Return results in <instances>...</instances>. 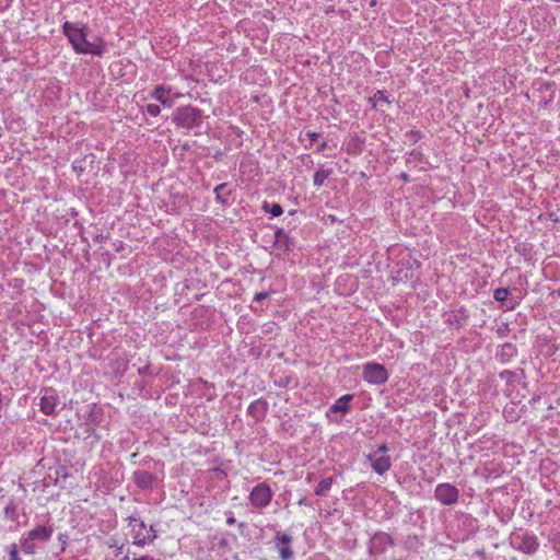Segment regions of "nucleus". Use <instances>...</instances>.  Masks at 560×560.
<instances>
[{
    "instance_id": "obj_1",
    "label": "nucleus",
    "mask_w": 560,
    "mask_h": 560,
    "mask_svg": "<svg viewBox=\"0 0 560 560\" xmlns=\"http://www.w3.org/2000/svg\"><path fill=\"white\" fill-rule=\"evenodd\" d=\"M85 30V25L82 24L79 26L78 24L70 22H65L62 26L63 34L68 37L69 42L72 44L74 50L78 54H92L101 56L103 54V46L90 43L86 39Z\"/></svg>"
},
{
    "instance_id": "obj_2",
    "label": "nucleus",
    "mask_w": 560,
    "mask_h": 560,
    "mask_svg": "<svg viewBox=\"0 0 560 560\" xmlns=\"http://www.w3.org/2000/svg\"><path fill=\"white\" fill-rule=\"evenodd\" d=\"M174 122L183 128L199 126L202 119L201 112L192 106L177 108L174 113Z\"/></svg>"
},
{
    "instance_id": "obj_3",
    "label": "nucleus",
    "mask_w": 560,
    "mask_h": 560,
    "mask_svg": "<svg viewBox=\"0 0 560 560\" xmlns=\"http://www.w3.org/2000/svg\"><path fill=\"white\" fill-rule=\"evenodd\" d=\"M248 499L252 506L262 509L270 504L272 491L267 483L261 482L253 488Z\"/></svg>"
},
{
    "instance_id": "obj_4",
    "label": "nucleus",
    "mask_w": 560,
    "mask_h": 560,
    "mask_svg": "<svg viewBox=\"0 0 560 560\" xmlns=\"http://www.w3.org/2000/svg\"><path fill=\"white\" fill-rule=\"evenodd\" d=\"M363 378L371 384H384L388 374L384 365L378 363H368L363 370Z\"/></svg>"
},
{
    "instance_id": "obj_5",
    "label": "nucleus",
    "mask_w": 560,
    "mask_h": 560,
    "mask_svg": "<svg viewBox=\"0 0 560 560\" xmlns=\"http://www.w3.org/2000/svg\"><path fill=\"white\" fill-rule=\"evenodd\" d=\"M435 498L442 504L452 505L458 500V489L451 483H441L435 488Z\"/></svg>"
},
{
    "instance_id": "obj_6",
    "label": "nucleus",
    "mask_w": 560,
    "mask_h": 560,
    "mask_svg": "<svg viewBox=\"0 0 560 560\" xmlns=\"http://www.w3.org/2000/svg\"><path fill=\"white\" fill-rule=\"evenodd\" d=\"M512 545L525 553H534L539 546L537 537L527 533L514 536Z\"/></svg>"
},
{
    "instance_id": "obj_7",
    "label": "nucleus",
    "mask_w": 560,
    "mask_h": 560,
    "mask_svg": "<svg viewBox=\"0 0 560 560\" xmlns=\"http://www.w3.org/2000/svg\"><path fill=\"white\" fill-rule=\"evenodd\" d=\"M366 460L371 463V467L378 475H384L392 467V459L388 455H376V453H370L366 455Z\"/></svg>"
},
{
    "instance_id": "obj_8",
    "label": "nucleus",
    "mask_w": 560,
    "mask_h": 560,
    "mask_svg": "<svg viewBox=\"0 0 560 560\" xmlns=\"http://www.w3.org/2000/svg\"><path fill=\"white\" fill-rule=\"evenodd\" d=\"M139 529H136V525H133V544L137 546H144L148 542L153 541L156 538V535H144L142 529H145L147 526L144 522L139 521L137 524Z\"/></svg>"
},
{
    "instance_id": "obj_9",
    "label": "nucleus",
    "mask_w": 560,
    "mask_h": 560,
    "mask_svg": "<svg viewBox=\"0 0 560 560\" xmlns=\"http://www.w3.org/2000/svg\"><path fill=\"white\" fill-rule=\"evenodd\" d=\"M52 533H54L52 527L46 526V525H38L34 529L28 532V536L34 541L35 540L47 541L50 539Z\"/></svg>"
},
{
    "instance_id": "obj_10",
    "label": "nucleus",
    "mask_w": 560,
    "mask_h": 560,
    "mask_svg": "<svg viewBox=\"0 0 560 560\" xmlns=\"http://www.w3.org/2000/svg\"><path fill=\"white\" fill-rule=\"evenodd\" d=\"M151 96L165 107L170 108L174 104L173 100L170 97V90H166L163 86H156Z\"/></svg>"
},
{
    "instance_id": "obj_11",
    "label": "nucleus",
    "mask_w": 560,
    "mask_h": 560,
    "mask_svg": "<svg viewBox=\"0 0 560 560\" xmlns=\"http://www.w3.org/2000/svg\"><path fill=\"white\" fill-rule=\"evenodd\" d=\"M57 398L52 393H46L40 398V410L47 416L52 415L55 412Z\"/></svg>"
},
{
    "instance_id": "obj_12",
    "label": "nucleus",
    "mask_w": 560,
    "mask_h": 560,
    "mask_svg": "<svg viewBox=\"0 0 560 560\" xmlns=\"http://www.w3.org/2000/svg\"><path fill=\"white\" fill-rule=\"evenodd\" d=\"M277 538L282 544V546L279 548L281 559L282 560L291 559V557L293 555V551L289 546V544L291 542V537L285 534H278Z\"/></svg>"
},
{
    "instance_id": "obj_13",
    "label": "nucleus",
    "mask_w": 560,
    "mask_h": 560,
    "mask_svg": "<svg viewBox=\"0 0 560 560\" xmlns=\"http://www.w3.org/2000/svg\"><path fill=\"white\" fill-rule=\"evenodd\" d=\"M153 475L145 470L135 472V481L137 486L142 489L151 488L153 485Z\"/></svg>"
},
{
    "instance_id": "obj_14",
    "label": "nucleus",
    "mask_w": 560,
    "mask_h": 560,
    "mask_svg": "<svg viewBox=\"0 0 560 560\" xmlns=\"http://www.w3.org/2000/svg\"><path fill=\"white\" fill-rule=\"evenodd\" d=\"M516 354V348L512 343H504L498 353L501 362H508Z\"/></svg>"
},
{
    "instance_id": "obj_15",
    "label": "nucleus",
    "mask_w": 560,
    "mask_h": 560,
    "mask_svg": "<svg viewBox=\"0 0 560 560\" xmlns=\"http://www.w3.org/2000/svg\"><path fill=\"white\" fill-rule=\"evenodd\" d=\"M275 247L284 252L289 249V237L282 230L275 233Z\"/></svg>"
},
{
    "instance_id": "obj_16",
    "label": "nucleus",
    "mask_w": 560,
    "mask_h": 560,
    "mask_svg": "<svg viewBox=\"0 0 560 560\" xmlns=\"http://www.w3.org/2000/svg\"><path fill=\"white\" fill-rule=\"evenodd\" d=\"M215 192V199L218 202L225 205L228 203V197L231 194V189L229 188L228 184H220L214 188Z\"/></svg>"
},
{
    "instance_id": "obj_17",
    "label": "nucleus",
    "mask_w": 560,
    "mask_h": 560,
    "mask_svg": "<svg viewBox=\"0 0 560 560\" xmlns=\"http://www.w3.org/2000/svg\"><path fill=\"white\" fill-rule=\"evenodd\" d=\"M334 483V478L328 477L323 480H320L315 488V494L319 497H324L327 494V492L331 489V486Z\"/></svg>"
},
{
    "instance_id": "obj_18",
    "label": "nucleus",
    "mask_w": 560,
    "mask_h": 560,
    "mask_svg": "<svg viewBox=\"0 0 560 560\" xmlns=\"http://www.w3.org/2000/svg\"><path fill=\"white\" fill-rule=\"evenodd\" d=\"M351 395H345L339 398L336 404L331 407V410L335 412H346L349 408L348 402L351 400Z\"/></svg>"
},
{
    "instance_id": "obj_19",
    "label": "nucleus",
    "mask_w": 560,
    "mask_h": 560,
    "mask_svg": "<svg viewBox=\"0 0 560 560\" xmlns=\"http://www.w3.org/2000/svg\"><path fill=\"white\" fill-rule=\"evenodd\" d=\"M331 170L319 168L314 175V185L322 187L325 180L330 176Z\"/></svg>"
},
{
    "instance_id": "obj_20",
    "label": "nucleus",
    "mask_w": 560,
    "mask_h": 560,
    "mask_svg": "<svg viewBox=\"0 0 560 560\" xmlns=\"http://www.w3.org/2000/svg\"><path fill=\"white\" fill-rule=\"evenodd\" d=\"M4 516L13 522L18 520L19 515L16 511V505L13 503V501H10L4 508Z\"/></svg>"
},
{
    "instance_id": "obj_21",
    "label": "nucleus",
    "mask_w": 560,
    "mask_h": 560,
    "mask_svg": "<svg viewBox=\"0 0 560 560\" xmlns=\"http://www.w3.org/2000/svg\"><path fill=\"white\" fill-rule=\"evenodd\" d=\"M21 547H22V550L25 552V553H34L35 550H36V546L34 544V540L31 539V537L27 535L26 538H24L22 541H21Z\"/></svg>"
},
{
    "instance_id": "obj_22",
    "label": "nucleus",
    "mask_w": 560,
    "mask_h": 560,
    "mask_svg": "<svg viewBox=\"0 0 560 560\" xmlns=\"http://www.w3.org/2000/svg\"><path fill=\"white\" fill-rule=\"evenodd\" d=\"M264 209L270 212L273 217H279L283 212L282 207L279 203L268 205L265 202Z\"/></svg>"
},
{
    "instance_id": "obj_23",
    "label": "nucleus",
    "mask_w": 560,
    "mask_h": 560,
    "mask_svg": "<svg viewBox=\"0 0 560 560\" xmlns=\"http://www.w3.org/2000/svg\"><path fill=\"white\" fill-rule=\"evenodd\" d=\"M508 296H509V290L505 288H499L493 293V298L498 302L505 301L508 299Z\"/></svg>"
},
{
    "instance_id": "obj_24",
    "label": "nucleus",
    "mask_w": 560,
    "mask_h": 560,
    "mask_svg": "<svg viewBox=\"0 0 560 560\" xmlns=\"http://www.w3.org/2000/svg\"><path fill=\"white\" fill-rule=\"evenodd\" d=\"M145 108H147V113L153 117L159 116L161 113V108L156 104H148Z\"/></svg>"
},
{
    "instance_id": "obj_25",
    "label": "nucleus",
    "mask_w": 560,
    "mask_h": 560,
    "mask_svg": "<svg viewBox=\"0 0 560 560\" xmlns=\"http://www.w3.org/2000/svg\"><path fill=\"white\" fill-rule=\"evenodd\" d=\"M10 560H21L20 556H19V551H18V546L15 544H12L10 546Z\"/></svg>"
},
{
    "instance_id": "obj_26",
    "label": "nucleus",
    "mask_w": 560,
    "mask_h": 560,
    "mask_svg": "<svg viewBox=\"0 0 560 560\" xmlns=\"http://www.w3.org/2000/svg\"><path fill=\"white\" fill-rule=\"evenodd\" d=\"M268 296H269L268 292H258L255 294L254 300L257 302H261V301L266 300Z\"/></svg>"
},
{
    "instance_id": "obj_27",
    "label": "nucleus",
    "mask_w": 560,
    "mask_h": 560,
    "mask_svg": "<svg viewBox=\"0 0 560 560\" xmlns=\"http://www.w3.org/2000/svg\"><path fill=\"white\" fill-rule=\"evenodd\" d=\"M388 451V447L386 444H382L378 446V448L374 452L376 455H385V453Z\"/></svg>"
},
{
    "instance_id": "obj_28",
    "label": "nucleus",
    "mask_w": 560,
    "mask_h": 560,
    "mask_svg": "<svg viewBox=\"0 0 560 560\" xmlns=\"http://www.w3.org/2000/svg\"><path fill=\"white\" fill-rule=\"evenodd\" d=\"M127 521L129 522V525H132L133 523H139L135 516H129Z\"/></svg>"
},
{
    "instance_id": "obj_29",
    "label": "nucleus",
    "mask_w": 560,
    "mask_h": 560,
    "mask_svg": "<svg viewBox=\"0 0 560 560\" xmlns=\"http://www.w3.org/2000/svg\"><path fill=\"white\" fill-rule=\"evenodd\" d=\"M300 505H307V499L305 497L301 498L298 502Z\"/></svg>"
},
{
    "instance_id": "obj_30",
    "label": "nucleus",
    "mask_w": 560,
    "mask_h": 560,
    "mask_svg": "<svg viewBox=\"0 0 560 560\" xmlns=\"http://www.w3.org/2000/svg\"><path fill=\"white\" fill-rule=\"evenodd\" d=\"M258 402H254L249 406V411L253 412V411H256V407H257Z\"/></svg>"
},
{
    "instance_id": "obj_31",
    "label": "nucleus",
    "mask_w": 560,
    "mask_h": 560,
    "mask_svg": "<svg viewBox=\"0 0 560 560\" xmlns=\"http://www.w3.org/2000/svg\"><path fill=\"white\" fill-rule=\"evenodd\" d=\"M258 402H254L249 406V411L253 412V411H256V407H257Z\"/></svg>"
},
{
    "instance_id": "obj_32",
    "label": "nucleus",
    "mask_w": 560,
    "mask_h": 560,
    "mask_svg": "<svg viewBox=\"0 0 560 560\" xmlns=\"http://www.w3.org/2000/svg\"><path fill=\"white\" fill-rule=\"evenodd\" d=\"M226 523H228L229 525H233V524L235 523V518H234L233 516H231V517H229V518L226 520Z\"/></svg>"
},
{
    "instance_id": "obj_33",
    "label": "nucleus",
    "mask_w": 560,
    "mask_h": 560,
    "mask_svg": "<svg viewBox=\"0 0 560 560\" xmlns=\"http://www.w3.org/2000/svg\"><path fill=\"white\" fill-rule=\"evenodd\" d=\"M400 176H401V179L404 182H408L409 180V176L406 173H402Z\"/></svg>"
},
{
    "instance_id": "obj_34",
    "label": "nucleus",
    "mask_w": 560,
    "mask_h": 560,
    "mask_svg": "<svg viewBox=\"0 0 560 560\" xmlns=\"http://www.w3.org/2000/svg\"><path fill=\"white\" fill-rule=\"evenodd\" d=\"M148 535H156L155 534V530L153 529L152 526H150L149 530H148Z\"/></svg>"
},
{
    "instance_id": "obj_35",
    "label": "nucleus",
    "mask_w": 560,
    "mask_h": 560,
    "mask_svg": "<svg viewBox=\"0 0 560 560\" xmlns=\"http://www.w3.org/2000/svg\"><path fill=\"white\" fill-rule=\"evenodd\" d=\"M310 137H311L312 139H315V138L317 137V133H315V132L310 133Z\"/></svg>"
},
{
    "instance_id": "obj_36",
    "label": "nucleus",
    "mask_w": 560,
    "mask_h": 560,
    "mask_svg": "<svg viewBox=\"0 0 560 560\" xmlns=\"http://www.w3.org/2000/svg\"><path fill=\"white\" fill-rule=\"evenodd\" d=\"M133 560H145L144 558H138V559H133Z\"/></svg>"
}]
</instances>
